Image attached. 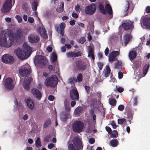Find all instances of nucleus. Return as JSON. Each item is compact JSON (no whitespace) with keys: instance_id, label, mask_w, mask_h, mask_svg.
Wrapping results in <instances>:
<instances>
[{"instance_id":"nucleus-12","label":"nucleus","mask_w":150,"mask_h":150,"mask_svg":"<svg viewBox=\"0 0 150 150\" xmlns=\"http://www.w3.org/2000/svg\"><path fill=\"white\" fill-rule=\"evenodd\" d=\"M1 59L3 62L6 64L12 63L14 61L13 57L9 55H3L1 57Z\"/></svg>"},{"instance_id":"nucleus-23","label":"nucleus","mask_w":150,"mask_h":150,"mask_svg":"<svg viewBox=\"0 0 150 150\" xmlns=\"http://www.w3.org/2000/svg\"><path fill=\"white\" fill-rule=\"evenodd\" d=\"M136 52L135 50H132L130 51L129 54V57L131 60L134 59L136 56Z\"/></svg>"},{"instance_id":"nucleus-13","label":"nucleus","mask_w":150,"mask_h":150,"mask_svg":"<svg viewBox=\"0 0 150 150\" xmlns=\"http://www.w3.org/2000/svg\"><path fill=\"white\" fill-rule=\"evenodd\" d=\"M73 143L76 146L81 149L83 148L82 142L81 140L78 137H75L73 139Z\"/></svg>"},{"instance_id":"nucleus-4","label":"nucleus","mask_w":150,"mask_h":150,"mask_svg":"<svg viewBox=\"0 0 150 150\" xmlns=\"http://www.w3.org/2000/svg\"><path fill=\"white\" fill-rule=\"evenodd\" d=\"M19 73L22 76L26 77L28 76L31 73L30 67L28 64H26L24 67L20 69Z\"/></svg>"},{"instance_id":"nucleus-11","label":"nucleus","mask_w":150,"mask_h":150,"mask_svg":"<svg viewBox=\"0 0 150 150\" xmlns=\"http://www.w3.org/2000/svg\"><path fill=\"white\" fill-rule=\"evenodd\" d=\"M118 51H113L110 53L108 55V61L111 63L117 60V56L119 55Z\"/></svg>"},{"instance_id":"nucleus-1","label":"nucleus","mask_w":150,"mask_h":150,"mask_svg":"<svg viewBox=\"0 0 150 150\" xmlns=\"http://www.w3.org/2000/svg\"><path fill=\"white\" fill-rule=\"evenodd\" d=\"M14 42V36L10 34L8 36L4 31L0 34V46L2 47L9 48L11 47Z\"/></svg>"},{"instance_id":"nucleus-54","label":"nucleus","mask_w":150,"mask_h":150,"mask_svg":"<svg viewBox=\"0 0 150 150\" xmlns=\"http://www.w3.org/2000/svg\"><path fill=\"white\" fill-rule=\"evenodd\" d=\"M85 38L84 37H82L79 40V42L82 44L85 42Z\"/></svg>"},{"instance_id":"nucleus-40","label":"nucleus","mask_w":150,"mask_h":150,"mask_svg":"<svg viewBox=\"0 0 150 150\" xmlns=\"http://www.w3.org/2000/svg\"><path fill=\"white\" fill-rule=\"evenodd\" d=\"M35 144L37 147H39L41 146V142L40 139L38 137L35 141Z\"/></svg>"},{"instance_id":"nucleus-44","label":"nucleus","mask_w":150,"mask_h":150,"mask_svg":"<svg viewBox=\"0 0 150 150\" xmlns=\"http://www.w3.org/2000/svg\"><path fill=\"white\" fill-rule=\"evenodd\" d=\"M82 52L81 51H78L77 52H74V57H78L81 56Z\"/></svg>"},{"instance_id":"nucleus-57","label":"nucleus","mask_w":150,"mask_h":150,"mask_svg":"<svg viewBox=\"0 0 150 150\" xmlns=\"http://www.w3.org/2000/svg\"><path fill=\"white\" fill-rule=\"evenodd\" d=\"M65 27V24L64 23H62L60 24V28L61 29H64Z\"/></svg>"},{"instance_id":"nucleus-20","label":"nucleus","mask_w":150,"mask_h":150,"mask_svg":"<svg viewBox=\"0 0 150 150\" xmlns=\"http://www.w3.org/2000/svg\"><path fill=\"white\" fill-rule=\"evenodd\" d=\"M31 92L34 96L38 99H40L42 95L39 91L36 88H33L31 90Z\"/></svg>"},{"instance_id":"nucleus-41","label":"nucleus","mask_w":150,"mask_h":150,"mask_svg":"<svg viewBox=\"0 0 150 150\" xmlns=\"http://www.w3.org/2000/svg\"><path fill=\"white\" fill-rule=\"evenodd\" d=\"M99 8L100 12L103 14L106 13L105 11L104 8V7L103 5L102 4H100L99 6Z\"/></svg>"},{"instance_id":"nucleus-37","label":"nucleus","mask_w":150,"mask_h":150,"mask_svg":"<svg viewBox=\"0 0 150 150\" xmlns=\"http://www.w3.org/2000/svg\"><path fill=\"white\" fill-rule=\"evenodd\" d=\"M38 3L35 1L33 2L32 4V8L34 11H36L37 9Z\"/></svg>"},{"instance_id":"nucleus-10","label":"nucleus","mask_w":150,"mask_h":150,"mask_svg":"<svg viewBox=\"0 0 150 150\" xmlns=\"http://www.w3.org/2000/svg\"><path fill=\"white\" fill-rule=\"evenodd\" d=\"M4 85L7 89H11L13 88L14 84L12 79L10 78H8L5 80Z\"/></svg>"},{"instance_id":"nucleus-49","label":"nucleus","mask_w":150,"mask_h":150,"mask_svg":"<svg viewBox=\"0 0 150 150\" xmlns=\"http://www.w3.org/2000/svg\"><path fill=\"white\" fill-rule=\"evenodd\" d=\"M65 107L66 110L68 111H69L70 110V107L69 105V103L68 105L66 104V103H65Z\"/></svg>"},{"instance_id":"nucleus-56","label":"nucleus","mask_w":150,"mask_h":150,"mask_svg":"<svg viewBox=\"0 0 150 150\" xmlns=\"http://www.w3.org/2000/svg\"><path fill=\"white\" fill-rule=\"evenodd\" d=\"M75 10L76 11V12H79L80 9V6L78 4L76 6H75Z\"/></svg>"},{"instance_id":"nucleus-45","label":"nucleus","mask_w":150,"mask_h":150,"mask_svg":"<svg viewBox=\"0 0 150 150\" xmlns=\"http://www.w3.org/2000/svg\"><path fill=\"white\" fill-rule=\"evenodd\" d=\"M15 18H16L17 20H18V22L19 23H21L22 21V19L21 17L18 15H17L15 16Z\"/></svg>"},{"instance_id":"nucleus-3","label":"nucleus","mask_w":150,"mask_h":150,"mask_svg":"<svg viewBox=\"0 0 150 150\" xmlns=\"http://www.w3.org/2000/svg\"><path fill=\"white\" fill-rule=\"evenodd\" d=\"M58 83V79L54 75H52L51 76L46 79L45 82V84L47 87H55Z\"/></svg>"},{"instance_id":"nucleus-61","label":"nucleus","mask_w":150,"mask_h":150,"mask_svg":"<svg viewBox=\"0 0 150 150\" xmlns=\"http://www.w3.org/2000/svg\"><path fill=\"white\" fill-rule=\"evenodd\" d=\"M118 75L119 78V79H121L123 77V74L122 72L119 71L118 72Z\"/></svg>"},{"instance_id":"nucleus-14","label":"nucleus","mask_w":150,"mask_h":150,"mask_svg":"<svg viewBox=\"0 0 150 150\" xmlns=\"http://www.w3.org/2000/svg\"><path fill=\"white\" fill-rule=\"evenodd\" d=\"M133 22L128 21L122 23V26L125 30H127L133 28Z\"/></svg>"},{"instance_id":"nucleus-17","label":"nucleus","mask_w":150,"mask_h":150,"mask_svg":"<svg viewBox=\"0 0 150 150\" xmlns=\"http://www.w3.org/2000/svg\"><path fill=\"white\" fill-rule=\"evenodd\" d=\"M29 41L32 43H36L38 42L40 39L39 37L37 35L31 34L28 37Z\"/></svg>"},{"instance_id":"nucleus-26","label":"nucleus","mask_w":150,"mask_h":150,"mask_svg":"<svg viewBox=\"0 0 150 150\" xmlns=\"http://www.w3.org/2000/svg\"><path fill=\"white\" fill-rule=\"evenodd\" d=\"M105 8L107 13L109 14H111L112 13V8L110 5L107 4L105 6Z\"/></svg>"},{"instance_id":"nucleus-31","label":"nucleus","mask_w":150,"mask_h":150,"mask_svg":"<svg viewBox=\"0 0 150 150\" xmlns=\"http://www.w3.org/2000/svg\"><path fill=\"white\" fill-rule=\"evenodd\" d=\"M88 57H91L93 60L94 59V56L93 51L91 48H90L88 50Z\"/></svg>"},{"instance_id":"nucleus-24","label":"nucleus","mask_w":150,"mask_h":150,"mask_svg":"<svg viewBox=\"0 0 150 150\" xmlns=\"http://www.w3.org/2000/svg\"><path fill=\"white\" fill-rule=\"evenodd\" d=\"M39 30V32L41 36L44 38H46L47 37V34L45 29L43 28H40Z\"/></svg>"},{"instance_id":"nucleus-25","label":"nucleus","mask_w":150,"mask_h":150,"mask_svg":"<svg viewBox=\"0 0 150 150\" xmlns=\"http://www.w3.org/2000/svg\"><path fill=\"white\" fill-rule=\"evenodd\" d=\"M78 147L75 146L74 145L71 143L68 146V150H79Z\"/></svg>"},{"instance_id":"nucleus-8","label":"nucleus","mask_w":150,"mask_h":150,"mask_svg":"<svg viewBox=\"0 0 150 150\" xmlns=\"http://www.w3.org/2000/svg\"><path fill=\"white\" fill-rule=\"evenodd\" d=\"M96 10L95 6L93 4H91L88 6H86L85 9L86 13L91 15L93 14Z\"/></svg>"},{"instance_id":"nucleus-9","label":"nucleus","mask_w":150,"mask_h":150,"mask_svg":"<svg viewBox=\"0 0 150 150\" xmlns=\"http://www.w3.org/2000/svg\"><path fill=\"white\" fill-rule=\"evenodd\" d=\"M83 125L82 123L79 121L75 122L73 125L74 131L76 132H80L82 129Z\"/></svg>"},{"instance_id":"nucleus-38","label":"nucleus","mask_w":150,"mask_h":150,"mask_svg":"<svg viewBox=\"0 0 150 150\" xmlns=\"http://www.w3.org/2000/svg\"><path fill=\"white\" fill-rule=\"evenodd\" d=\"M149 64L146 65L143 68V73L144 74H146L148 70L149 67Z\"/></svg>"},{"instance_id":"nucleus-2","label":"nucleus","mask_w":150,"mask_h":150,"mask_svg":"<svg viewBox=\"0 0 150 150\" xmlns=\"http://www.w3.org/2000/svg\"><path fill=\"white\" fill-rule=\"evenodd\" d=\"M23 50L20 48H18L15 51L16 53L20 59L24 60L28 57L31 51V48L26 44H24Z\"/></svg>"},{"instance_id":"nucleus-19","label":"nucleus","mask_w":150,"mask_h":150,"mask_svg":"<svg viewBox=\"0 0 150 150\" xmlns=\"http://www.w3.org/2000/svg\"><path fill=\"white\" fill-rule=\"evenodd\" d=\"M32 80L33 79L31 78H29L28 79L26 78L24 80L23 86L25 89L27 90L29 89L30 83Z\"/></svg>"},{"instance_id":"nucleus-27","label":"nucleus","mask_w":150,"mask_h":150,"mask_svg":"<svg viewBox=\"0 0 150 150\" xmlns=\"http://www.w3.org/2000/svg\"><path fill=\"white\" fill-rule=\"evenodd\" d=\"M57 55L56 53L52 52L51 54V59L52 63H54L57 59Z\"/></svg>"},{"instance_id":"nucleus-22","label":"nucleus","mask_w":150,"mask_h":150,"mask_svg":"<svg viewBox=\"0 0 150 150\" xmlns=\"http://www.w3.org/2000/svg\"><path fill=\"white\" fill-rule=\"evenodd\" d=\"M26 102L28 107L31 109H33L34 106L33 101L30 99H26Z\"/></svg>"},{"instance_id":"nucleus-21","label":"nucleus","mask_w":150,"mask_h":150,"mask_svg":"<svg viewBox=\"0 0 150 150\" xmlns=\"http://www.w3.org/2000/svg\"><path fill=\"white\" fill-rule=\"evenodd\" d=\"M23 37L24 35L22 30L21 29H18L15 36L14 37V41H15V40L18 39Z\"/></svg>"},{"instance_id":"nucleus-46","label":"nucleus","mask_w":150,"mask_h":150,"mask_svg":"<svg viewBox=\"0 0 150 150\" xmlns=\"http://www.w3.org/2000/svg\"><path fill=\"white\" fill-rule=\"evenodd\" d=\"M67 55L68 57H74V52H69L67 53Z\"/></svg>"},{"instance_id":"nucleus-50","label":"nucleus","mask_w":150,"mask_h":150,"mask_svg":"<svg viewBox=\"0 0 150 150\" xmlns=\"http://www.w3.org/2000/svg\"><path fill=\"white\" fill-rule=\"evenodd\" d=\"M28 21L30 23H32L34 22V20L33 17H29L28 19Z\"/></svg>"},{"instance_id":"nucleus-43","label":"nucleus","mask_w":150,"mask_h":150,"mask_svg":"<svg viewBox=\"0 0 150 150\" xmlns=\"http://www.w3.org/2000/svg\"><path fill=\"white\" fill-rule=\"evenodd\" d=\"M117 122L118 124L121 125L126 122V119L124 118L119 119H118Z\"/></svg>"},{"instance_id":"nucleus-58","label":"nucleus","mask_w":150,"mask_h":150,"mask_svg":"<svg viewBox=\"0 0 150 150\" xmlns=\"http://www.w3.org/2000/svg\"><path fill=\"white\" fill-rule=\"evenodd\" d=\"M72 16L74 18H77L78 17V16L77 13L74 12H73L71 14Z\"/></svg>"},{"instance_id":"nucleus-29","label":"nucleus","mask_w":150,"mask_h":150,"mask_svg":"<svg viewBox=\"0 0 150 150\" xmlns=\"http://www.w3.org/2000/svg\"><path fill=\"white\" fill-rule=\"evenodd\" d=\"M132 37L130 35L126 34L124 36V39L126 43H127L132 38Z\"/></svg>"},{"instance_id":"nucleus-6","label":"nucleus","mask_w":150,"mask_h":150,"mask_svg":"<svg viewBox=\"0 0 150 150\" xmlns=\"http://www.w3.org/2000/svg\"><path fill=\"white\" fill-rule=\"evenodd\" d=\"M47 62L46 57L41 55L37 56L35 60V64L39 66H44L46 64Z\"/></svg>"},{"instance_id":"nucleus-63","label":"nucleus","mask_w":150,"mask_h":150,"mask_svg":"<svg viewBox=\"0 0 150 150\" xmlns=\"http://www.w3.org/2000/svg\"><path fill=\"white\" fill-rule=\"evenodd\" d=\"M54 99V96L52 95H50L48 97V99L50 101H53Z\"/></svg>"},{"instance_id":"nucleus-60","label":"nucleus","mask_w":150,"mask_h":150,"mask_svg":"<svg viewBox=\"0 0 150 150\" xmlns=\"http://www.w3.org/2000/svg\"><path fill=\"white\" fill-rule=\"evenodd\" d=\"M5 21L7 23H10L11 21V19L10 18L7 17L5 19Z\"/></svg>"},{"instance_id":"nucleus-39","label":"nucleus","mask_w":150,"mask_h":150,"mask_svg":"<svg viewBox=\"0 0 150 150\" xmlns=\"http://www.w3.org/2000/svg\"><path fill=\"white\" fill-rule=\"evenodd\" d=\"M118 135V132L117 131L114 130L110 134V136L112 137L115 138L117 137Z\"/></svg>"},{"instance_id":"nucleus-62","label":"nucleus","mask_w":150,"mask_h":150,"mask_svg":"<svg viewBox=\"0 0 150 150\" xmlns=\"http://www.w3.org/2000/svg\"><path fill=\"white\" fill-rule=\"evenodd\" d=\"M109 52V49L108 47H107L105 50V54L106 56H107Z\"/></svg>"},{"instance_id":"nucleus-53","label":"nucleus","mask_w":150,"mask_h":150,"mask_svg":"<svg viewBox=\"0 0 150 150\" xmlns=\"http://www.w3.org/2000/svg\"><path fill=\"white\" fill-rule=\"evenodd\" d=\"M95 142L94 139L92 138H90L89 139V143L91 144H93Z\"/></svg>"},{"instance_id":"nucleus-32","label":"nucleus","mask_w":150,"mask_h":150,"mask_svg":"<svg viewBox=\"0 0 150 150\" xmlns=\"http://www.w3.org/2000/svg\"><path fill=\"white\" fill-rule=\"evenodd\" d=\"M83 108L82 107H79L77 108L75 110L74 112L77 115H80L82 112Z\"/></svg>"},{"instance_id":"nucleus-28","label":"nucleus","mask_w":150,"mask_h":150,"mask_svg":"<svg viewBox=\"0 0 150 150\" xmlns=\"http://www.w3.org/2000/svg\"><path fill=\"white\" fill-rule=\"evenodd\" d=\"M110 72V69L109 65H107L106 67V69L104 71V75L105 77H107L109 76Z\"/></svg>"},{"instance_id":"nucleus-64","label":"nucleus","mask_w":150,"mask_h":150,"mask_svg":"<svg viewBox=\"0 0 150 150\" xmlns=\"http://www.w3.org/2000/svg\"><path fill=\"white\" fill-rule=\"evenodd\" d=\"M54 145L52 143L48 145V147L49 149H51L54 147Z\"/></svg>"},{"instance_id":"nucleus-7","label":"nucleus","mask_w":150,"mask_h":150,"mask_svg":"<svg viewBox=\"0 0 150 150\" xmlns=\"http://www.w3.org/2000/svg\"><path fill=\"white\" fill-rule=\"evenodd\" d=\"M11 7V0H6L1 11L3 13L7 12L10 11Z\"/></svg>"},{"instance_id":"nucleus-42","label":"nucleus","mask_w":150,"mask_h":150,"mask_svg":"<svg viewBox=\"0 0 150 150\" xmlns=\"http://www.w3.org/2000/svg\"><path fill=\"white\" fill-rule=\"evenodd\" d=\"M64 3H62V6L57 9V11L59 13L62 12L63 11Z\"/></svg>"},{"instance_id":"nucleus-33","label":"nucleus","mask_w":150,"mask_h":150,"mask_svg":"<svg viewBox=\"0 0 150 150\" xmlns=\"http://www.w3.org/2000/svg\"><path fill=\"white\" fill-rule=\"evenodd\" d=\"M69 115L68 114H62L61 115L60 117L61 120L63 121H65L68 118Z\"/></svg>"},{"instance_id":"nucleus-30","label":"nucleus","mask_w":150,"mask_h":150,"mask_svg":"<svg viewBox=\"0 0 150 150\" xmlns=\"http://www.w3.org/2000/svg\"><path fill=\"white\" fill-rule=\"evenodd\" d=\"M117 101L115 99L110 98L109 99V104L112 106H115L116 104Z\"/></svg>"},{"instance_id":"nucleus-34","label":"nucleus","mask_w":150,"mask_h":150,"mask_svg":"<svg viewBox=\"0 0 150 150\" xmlns=\"http://www.w3.org/2000/svg\"><path fill=\"white\" fill-rule=\"evenodd\" d=\"M118 141L116 139H114L110 141V144L111 146L113 147H115L117 146Z\"/></svg>"},{"instance_id":"nucleus-5","label":"nucleus","mask_w":150,"mask_h":150,"mask_svg":"<svg viewBox=\"0 0 150 150\" xmlns=\"http://www.w3.org/2000/svg\"><path fill=\"white\" fill-rule=\"evenodd\" d=\"M75 66L78 70L83 71L87 68V64L84 61L78 60L75 61Z\"/></svg>"},{"instance_id":"nucleus-51","label":"nucleus","mask_w":150,"mask_h":150,"mask_svg":"<svg viewBox=\"0 0 150 150\" xmlns=\"http://www.w3.org/2000/svg\"><path fill=\"white\" fill-rule=\"evenodd\" d=\"M124 108V106L122 105H120L118 107V109L120 111L123 110Z\"/></svg>"},{"instance_id":"nucleus-15","label":"nucleus","mask_w":150,"mask_h":150,"mask_svg":"<svg viewBox=\"0 0 150 150\" xmlns=\"http://www.w3.org/2000/svg\"><path fill=\"white\" fill-rule=\"evenodd\" d=\"M70 96L72 100H79L78 92L75 89H73L70 91Z\"/></svg>"},{"instance_id":"nucleus-48","label":"nucleus","mask_w":150,"mask_h":150,"mask_svg":"<svg viewBox=\"0 0 150 150\" xmlns=\"http://www.w3.org/2000/svg\"><path fill=\"white\" fill-rule=\"evenodd\" d=\"M116 89L117 91H118L120 93L122 92L124 90V89L123 88L121 87H117V86H116Z\"/></svg>"},{"instance_id":"nucleus-35","label":"nucleus","mask_w":150,"mask_h":150,"mask_svg":"<svg viewBox=\"0 0 150 150\" xmlns=\"http://www.w3.org/2000/svg\"><path fill=\"white\" fill-rule=\"evenodd\" d=\"M83 79L82 74H79L77 76V78L76 80V81L79 82L81 81Z\"/></svg>"},{"instance_id":"nucleus-59","label":"nucleus","mask_w":150,"mask_h":150,"mask_svg":"<svg viewBox=\"0 0 150 150\" xmlns=\"http://www.w3.org/2000/svg\"><path fill=\"white\" fill-rule=\"evenodd\" d=\"M145 10L147 13H150V6H147Z\"/></svg>"},{"instance_id":"nucleus-18","label":"nucleus","mask_w":150,"mask_h":150,"mask_svg":"<svg viewBox=\"0 0 150 150\" xmlns=\"http://www.w3.org/2000/svg\"><path fill=\"white\" fill-rule=\"evenodd\" d=\"M142 23L144 26L147 29H150V17H145L142 19Z\"/></svg>"},{"instance_id":"nucleus-47","label":"nucleus","mask_w":150,"mask_h":150,"mask_svg":"<svg viewBox=\"0 0 150 150\" xmlns=\"http://www.w3.org/2000/svg\"><path fill=\"white\" fill-rule=\"evenodd\" d=\"M75 80H75V78H74L73 77H72L70 78L69 79L68 81H69V83H74L76 82Z\"/></svg>"},{"instance_id":"nucleus-55","label":"nucleus","mask_w":150,"mask_h":150,"mask_svg":"<svg viewBox=\"0 0 150 150\" xmlns=\"http://www.w3.org/2000/svg\"><path fill=\"white\" fill-rule=\"evenodd\" d=\"M97 65L98 67H99L100 70H101L103 67V63L100 62H98L97 63Z\"/></svg>"},{"instance_id":"nucleus-36","label":"nucleus","mask_w":150,"mask_h":150,"mask_svg":"<svg viewBox=\"0 0 150 150\" xmlns=\"http://www.w3.org/2000/svg\"><path fill=\"white\" fill-rule=\"evenodd\" d=\"M51 121L49 119H47L46 120L43 125V127L44 128L47 127L50 124Z\"/></svg>"},{"instance_id":"nucleus-16","label":"nucleus","mask_w":150,"mask_h":150,"mask_svg":"<svg viewBox=\"0 0 150 150\" xmlns=\"http://www.w3.org/2000/svg\"><path fill=\"white\" fill-rule=\"evenodd\" d=\"M129 6V3L128 1H126L124 2L122 7V11L123 12L125 13V16H127L129 13L128 10Z\"/></svg>"},{"instance_id":"nucleus-52","label":"nucleus","mask_w":150,"mask_h":150,"mask_svg":"<svg viewBox=\"0 0 150 150\" xmlns=\"http://www.w3.org/2000/svg\"><path fill=\"white\" fill-rule=\"evenodd\" d=\"M111 124V125L112 126V128L114 129H115L117 127V125L115 124V122L114 121H112Z\"/></svg>"}]
</instances>
